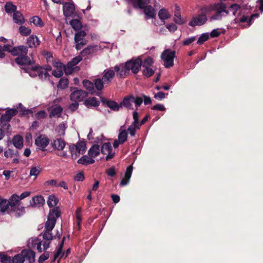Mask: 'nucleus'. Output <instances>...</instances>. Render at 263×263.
Wrapping results in <instances>:
<instances>
[{"label": "nucleus", "instance_id": "a19ab883", "mask_svg": "<svg viewBox=\"0 0 263 263\" xmlns=\"http://www.w3.org/2000/svg\"><path fill=\"white\" fill-rule=\"evenodd\" d=\"M83 86L89 91L91 93L94 92V84L93 83L88 80H84L83 81Z\"/></svg>", "mask_w": 263, "mask_h": 263}, {"label": "nucleus", "instance_id": "473e14b6", "mask_svg": "<svg viewBox=\"0 0 263 263\" xmlns=\"http://www.w3.org/2000/svg\"><path fill=\"white\" fill-rule=\"evenodd\" d=\"M56 219L48 217L47 220L45 224V229H47V231H52L56 223Z\"/></svg>", "mask_w": 263, "mask_h": 263}, {"label": "nucleus", "instance_id": "0e129e2a", "mask_svg": "<svg viewBox=\"0 0 263 263\" xmlns=\"http://www.w3.org/2000/svg\"><path fill=\"white\" fill-rule=\"evenodd\" d=\"M133 119L134 122H133L132 124H133L134 126L139 125V114L138 112L136 111L133 112Z\"/></svg>", "mask_w": 263, "mask_h": 263}, {"label": "nucleus", "instance_id": "f257e3e1", "mask_svg": "<svg viewBox=\"0 0 263 263\" xmlns=\"http://www.w3.org/2000/svg\"><path fill=\"white\" fill-rule=\"evenodd\" d=\"M7 201L10 207L9 214L11 216L19 218L25 214V208L21 205V201L19 200L18 195L12 194Z\"/></svg>", "mask_w": 263, "mask_h": 263}, {"label": "nucleus", "instance_id": "412c9836", "mask_svg": "<svg viewBox=\"0 0 263 263\" xmlns=\"http://www.w3.org/2000/svg\"><path fill=\"white\" fill-rule=\"evenodd\" d=\"M51 145L54 149L62 151L66 145V142L62 138H58L51 143Z\"/></svg>", "mask_w": 263, "mask_h": 263}, {"label": "nucleus", "instance_id": "69168bd1", "mask_svg": "<svg viewBox=\"0 0 263 263\" xmlns=\"http://www.w3.org/2000/svg\"><path fill=\"white\" fill-rule=\"evenodd\" d=\"M196 40V36H192L191 37H189L185 40H184L182 42V44L184 46H187L192 43Z\"/></svg>", "mask_w": 263, "mask_h": 263}, {"label": "nucleus", "instance_id": "774afa93", "mask_svg": "<svg viewBox=\"0 0 263 263\" xmlns=\"http://www.w3.org/2000/svg\"><path fill=\"white\" fill-rule=\"evenodd\" d=\"M79 103L78 102H74L69 105L68 109L71 112H74L79 108Z\"/></svg>", "mask_w": 263, "mask_h": 263}, {"label": "nucleus", "instance_id": "7ed1b4c3", "mask_svg": "<svg viewBox=\"0 0 263 263\" xmlns=\"http://www.w3.org/2000/svg\"><path fill=\"white\" fill-rule=\"evenodd\" d=\"M208 14V9L206 6H203L200 8L199 13L196 16L192 18L189 25L190 26L194 27L205 24L208 20L207 16Z\"/></svg>", "mask_w": 263, "mask_h": 263}, {"label": "nucleus", "instance_id": "a878e982", "mask_svg": "<svg viewBox=\"0 0 263 263\" xmlns=\"http://www.w3.org/2000/svg\"><path fill=\"white\" fill-rule=\"evenodd\" d=\"M95 162V160L92 158L88 157L87 155L82 156L77 161L78 163L81 164L86 166L89 164H93Z\"/></svg>", "mask_w": 263, "mask_h": 263}, {"label": "nucleus", "instance_id": "a18cd8bd", "mask_svg": "<svg viewBox=\"0 0 263 263\" xmlns=\"http://www.w3.org/2000/svg\"><path fill=\"white\" fill-rule=\"evenodd\" d=\"M43 238L44 240H52L54 238V236L52 235V231H47L45 229L42 233Z\"/></svg>", "mask_w": 263, "mask_h": 263}, {"label": "nucleus", "instance_id": "bb28decb", "mask_svg": "<svg viewBox=\"0 0 263 263\" xmlns=\"http://www.w3.org/2000/svg\"><path fill=\"white\" fill-rule=\"evenodd\" d=\"M100 146L98 144H94L88 150V155L91 158H95L100 154Z\"/></svg>", "mask_w": 263, "mask_h": 263}, {"label": "nucleus", "instance_id": "4468645a", "mask_svg": "<svg viewBox=\"0 0 263 263\" xmlns=\"http://www.w3.org/2000/svg\"><path fill=\"white\" fill-rule=\"evenodd\" d=\"M63 11L65 17H68L73 14L75 11V7L73 3H65L63 6Z\"/></svg>", "mask_w": 263, "mask_h": 263}, {"label": "nucleus", "instance_id": "8fccbe9b", "mask_svg": "<svg viewBox=\"0 0 263 263\" xmlns=\"http://www.w3.org/2000/svg\"><path fill=\"white\" fill-rule=\"evenodd\" d=\"M103 80L101 79H96L94 81V87L96 88L98 90H101L103 89L104 87V82H103Z\"/></svg>", "mask_w": 263, "mask_h": 263}, {"label": "nucleus", "instance_id": "f8f14e48", "mask_svg": "<svg viewBox=\"0 0 263 263\" xmlns=\"http://www.w3.org/2000/svg\"><path fill=\"white\" fill-rule=\"evenodd\" d=\"M24 261H28V263H33L35 261V253L31 250L24 249L22 251Z\"/></svg>", "mask_w": 263, "mask_h": 263}, {"label": "nucleus", "instance_id": "e2e57ef3", "mask_svg": "<svg viewBox=\"0 0 263 263\" xmlns=\"http://www.w3.org/2000/svg\"><path fill=\"white\" fill-rule=\"evenodd\" d=\"M13 45V42L12 41L11 44H5L3 46H2V49H3V51L5 52V51H7L11 54V51L12 50V45Z\"/></svg>", "mask_w": 263, "mask_h": 263}, {"label": "nucleus", "instance_id": "49530a36", "mask_svg": "<svg viewBox=\"0 0 263 263\" xmlns=\"http://www.w3.org/2000/svg\"><path fill=\"white\" fill-rule=\"evenodd\" d=\"M18 31L22 36H28L31 33V30L24 26H21L19 28Z\"/></svg>", "mask_w": 263, "mask_h": 263}, {"label": "nucleus", "instance_id": "5fc2aeb1", "mask_svg": "<svg viewBox=\"0 0 263 263\" xmlns=\"http://www.w3.org/2000/svg\"><path fill=\"white\" fill-rule=\"evenodd\" d=\"M209 39V35L208 33H203L199 37L197 44L199 45H202L203 43L206 41H208Z\"/></svg>", "mask_w": 263, "mask_h": 263}, {"label": "nucleus", "instance_id": "603ef678", "mask_svg": "<svg viewBox=\"0 0 263 263\" xmlns=\"http://www.w3.org/2000/svg\"><path fill=\"white\" fill-rule=\"evenodd\" d=\"M142 73L145 77L149 78L154 74L155 71L150 67H144Z\"/></svg>", "mask_w": 263, "mask_h": 263}, {"label": "nucleus", "instance_id": "0eeeda50", "mask_svg": "<svg viewBox=\"0 0 263 263\" xmlns=\"http://www.w3.org/2000/svg\"><path fill=\"white\" fill-rule=\"evenodd\" d=\"M208 9L209 14L212 11H215L216 12L210 17V21L213 20H221L222 19V15L221 11H223V9H220L218 3L206 6Z\"/></svg>", "mask_w": 263, "mask_h": 263}, {"label": "nucleus", "instance_id": "37998d69", "mask_svg": "<svg viewBox=\"0 0 263 263\" xmlns=\"http://www.w3.org/2000/svg\"><path fill=\"white\" fill-rule=\"evenodd\" d=\"M82 60V57L81 55L77 56L73 58H72L70 61L68 62L67 65H68L69 67H73L77 65Z\"/></svg>", "mask_w": 263, "mask_h": 263}, {"label": "nucleus", "instance_id": "39448f33", "mask_svg": "<svg viewBox=\"0 0 263 263\" xmlns=\"http://www.w3.org/2000/svg\"><path fill=\"white\" fill-rule=\"evenodd\" d=\"M142 64V61L141 58H138L136 59L133 58L130 60H128L124 64L126 70H128V71L131 70L134 74H137L139 71Z\"/></svg>", "mask_w": 263, "mask_h": 263}, {"label": "nucleus", "instance_id": "2eb2a0df", "mask_svg": "<svg viewBox=\"0 0 263 263\" xmlns=\"http://www.w3.org/2000/svg\"><path fill=\"white\" fill-rule=\"evenodd\" d=\"M15 62L18 65H32L34 63V61L30 60V58L26 54L25 55L17 57L15 59Z\"/></svg>", "mask_w": 263, "mask_h": 263}, {"label": "nucleus", "instance_id": "9d476101", "mask_svg": "<svg viewBox=\"0 0 263 263\" xmlns=\"http://www.w3.org/2000/svg\"><path fill=\"white\" fill-rule=\"evenodd\" d=\"M112 148L110 142L104 143L101 147V153L104 155L108 154L105 158L106 161H108L112 159L115 156V153L112 152Z\"/></svg>", "mask_w": 263, "mask_h": 263}, {"label": "nucleus", "instance_id": "680f3d73", "mask_svg": "<svg viewBox=\"0 0 263 263\" xmlns=\"http://www.w3.org/2000/svg\"><path fill=\"white\" fill-rule=\"evenodd\" d=\"M133 102L135 103L137 109L140 106L143 102V98L141 97H135L133 96Z\"/></svg>", "mask_w": 263, "mask_h": 263}, {"label": "nucleus", "instance_id": "c03bdc74", "mask_svg": "<svg viewBox=\"0 0 263 263\" xmlns=\"http://www.w3.org/2000/svg\"><path fill=\"white\" fill-rule=\"evenodd\" d=\"M11 257L3 252H0V263H11Z\"/></svg>", "mask_w": 263, "mask_h": 263}, {"label": "nucleus", "instance_id": "c9c22d12", "mask_svg": "<svg viewBox=\"0 0 263 263\" xmlns=\"http://www.w3.org/2000/svg\"><path fill=\"white\" fill-rule=\"evenodd\" d=\"M40 68V66L35 65L31 68H26L24 70L26 72L29 73L30 77L34 78L37 76V73H36V72Z\"/></svg>", "mask_w": 263, "mask_h": 263}, {"label": "nucleus", "instance_id": "c756f323", "mask_svg": "<svg viewBox=\"0 0 263 263\" xmlns=\"http://www.w3.org/2000/svg\"><path fill=\"white\" fill-rule=\"evenodd\" d=\"M63 111L62 107L60 105L55 106L54 107H53L50 114H49V117L52 118V117H60L61 115V113Z\"/></svg>", "mask_w": 263, "mask_h": 263}, {"label": "nucleus", "instance_id": "e433bc0d", "mask_svg": "<svg viewBox=\"0 0 263 263\" xmlns=\"http://www.w3.org/2000/svg\"><path fill=\"white\" fill-rule=\"evenodd\" d=\"M123 126H122L119 130V133L118 135V139L120 140L121 143H124L127 138V133L126 130L122 129Z\"/></svg>", "mask_w": 263, "mask_h": 263}, {"label": "nucleus", "instance_id": "864d4df0", "mask_svg": "<svg viewBox=\"0 0 263 263\" xmlns=\"http://www.w3.org/2000/svg\"><path fill=\"white\" fill-rule=\"evenodd\" d=\"M41 171L42 168H41L40 166L32 167L30 171V175L36 177L41 173Z\"/></svg>", "mask_w": 263, "mask_h": 263}, {"label": "nucleus", "instance_id": "09e8293b", "mask_svg": "<svg viewBox=\"0 0 263 263\" xmlns=\"http://www.w3.org/2000/svg\"><path fill=\"white\" fill-rule=\"evenodd\" d=\"M68 83L69 82L67 78H62L58 83V87L60 89H63L67 87Z\"/></svg>", "mask_w": 263, "mask_h": 263}, {"label": "nucleus", "instance_id": "4d7b16f0", "mask_svg": "<svg viewBox=\"0 0 263 263\" xmlns=\"http://www.w3.org/2000/svg\"><path fill=\"white\" fill-rule=\"evenodd\" d=\"M139 128H140V125L134 126V125H133V124H132L128 127L127 131L129 132V134L132 137H134L136 135V129H139Z\"/></svg>", "mask_w": 263, "mask_h": 263}, {"label": "nucleus", "instance_id": "3c124183", "mask_svg": "<svg viewBox=\"0 0 263 263\" xmlns=\"http://www.w3.org/2000/svg\"><path fill=\"white\" fill-rule=\"evenodd\" d=\"M11 263H24L23 255L22 252L20 254L14 255L12 258H11Z\"/></svg>", "mask_w": 263, "mask_h": 263}, {"label": "nucleus", "instance_id": "f3484780", "mask_svg": "<svg viewBox=\"0 0 263 263\" xmlns=\"http://www.w3.org/2000/svg\"><path fill=\"white\" fill-rule=\"evenodd\" d=\"M115 76V69L107 68L103 71L102 80L104 83H109L110 82Z\"/></svg>", "mask_w": 263, "mask_h": 263}, {"label": "nucleus", "instance_id": "4c0bfd02", "mask_svg": "<svg viewBox=\"0 0 263 263\" xmlns=\"http://www.w3.org/2000/svg\"><path fill=\"white\" fill-rule=\"evenodd\" d=\"M16 6L13 5L12 2H7L5 5V9L6 12L8 13H14V12H16Z\"/></svg>", "mask_w": 263, "mask_h": 263}, {"label": "nucleus", "instance_id": "2f4dec72", "mask_svg": "<svg viewBox=\"0 0 263 263\" xmlns=\"http://www.w3.org/2000/svg\"><path fill=\"white\" fill-rule=\"evenodd\" d=\"M70 24L76 31L81 30L83 27L82 24L79 19H73L70 22Z\"/></svg>", "mask_w": 263, "mask_h": 263}, {"label": "nucleus", "instance_id": "58836bf2", "mask_svg": "<svg viewBox=\"0 0 263 263\" xmlns=\"http://www.w3.org/2000/svg\"><path fill=\"white\" fill-rule=\"evenodd\" d=\"M158 16L161 21H164V20L169 18L170 17V15L166 9L162 8L159 10L158 12Z\"/></svg>", "mask_w": 263, "mask_h": 263}, {"label": "nucleus", "instance_id": "aec40b11", "mask_svg": "<svg viewBox=\"0 0 263 263\" xmlns=\"http://www.w3.org/2000/svg\"><path fill=\"white\" fill-rule=\"evenodd\" d=\"M133 102V95L126 96L123 101L120 103V107L124 106L129 109H134L132 105Z\"/></svg>", "mask_w": 263, "mask_h": 263}, {"label": "nucleus", "instance_id": "ddd939ff", "mask_svg": "<svg viewBox=\"0 0 263 263\" xmlns=\"http://www.w3.org/2000/svg\"><path fill=\"white\" fill-rule=\"evenodd\" d=\"M28 51V47L26 46L21 45L18 46L13 47L11 51V54L13 56L21 57L23 55L27 54Z\"/></svg>", "mask_w": 263, "mask_h": 263}, {"label": "nucleus", "instance_id": "6e6d98bb", "mask_svg": "<svg viewBox=\"0 0 263 263\" xmlns=\"http://www.w3.org/2000/svg\"><path fill=\"white\" fill-rule=\"evenodd\" d=\"M154 63L153 59L151 57H147L144 60L142 66L143 67H147L151 66Z\"/></svg>", "mask_w": 263, "mask_h": 263}, {"label": "nucleus", "instance_id": "dca6fc26", "mask_svg": "<svg viewBox=\"0 0 263 263\" xmlns=\"http://www.w3.org/2000/svg\"><path fill=\"white\" fill-rule=\"evenodd\" d=\"M45 204V199L41 195L34 196L30 201V206L33 208L41 207Z\"/></svg>", "mask_w": 263, "mask_h": 263}, {"label": "nucleus", "instance_id": "b1692460", "mask_svg": "<svg viewBox=\"0 0 263 263\" xmlns=\"http://www.w3.org/2000/svg\"><path fill=\"white\" fill-rule=\"evenodd\" d=\"M97 50V46L89 45L84 48L81 52L80 55L82 57H85L95 53Z\"/></svg>", "mask_w": 263, "mask_h": 263}, {"label": "nucleus", "instance_id": "7c9ffc66", "mask_svg": "<svg viewBox=\"0 0 263 263\" xmlns=\"http://www.w3.org/2000/svg\"><path fill=\"white\" fill-rule=\"evenodd\" d=\"M60 216H61V210L59 206H56L50 210L48 217L57 220Z\"/></svg>", "mask_w": 263, "mask_h": 263}, {"label": "nucleus", "instance_id": "052dcab7", "mask_svg": "<svg viewBox=\"0 0 263 263\" xmlns=\"http://www.w3.org/2000/svg\"><path fill=\"white\" fill-rule=\"evenodd\" d=\"M50 252L45 251V253L42 254L39 258L38 262L39 263H43L49 257Z\"/></svg>", "mask_w": 263, "mask_h": 263}, {"label": "nucleus", "instance_id": "338daca9", "mask_svg": "<svg viewBox=\"0 0 263 263\" xmlns=\"http://www.w3.org/2000/svg\"><path fill=\"white\" fill-rule=\"evenodd\" d=\"M59 68V69L53 70L52 71V74L56 78H60L63 74V72L62 70V68Z\"/></svg>", "mask_w": 263, "mask_h": 263}, {"label": "nucleus", "instance_id": "4be33fe9", "mask_svg": "<svg viewBox=\"0 0 263 263\" xmlns=\"http://www.w3.org/2000/svg\"><path fill=\"white\" fill-rule=\"evenodd\" d=\"M84 105L87 107H98L100 105V101L96 97H89L85 99L84 102Z\"/></svg>", "mask_w": 263, "mask_h": 263}, {"label": "nucleus", "instance_id": "de8ad7c7", "mask_svg": "<svg viewBox=\"0 0 263 263\" xmlns=\"http://www.w3.org/2000/svg\"><path fill=\"white\" fill-rule=\"evenodd\" d=\"M30 22L37 26L42 27L44 26V23L42 20L37 16H34L31 17L30 18Z\"/></svg>", "mask_w": 263, "mask_h": 263}, {"label": "nucleus", "instance_id": "f704fd0d", "mask_svg": "<svg viewBox=\"0 0 263 263\" xmlns=\"http://www.w3.org/2000/svg\"><path fill=\"white\" fill-rule=\"evenodd\" d=\"M75 145L78 150V154H83L86 152V145L84 140L78 142Z\"/></svg>", "mask_w": 263, "mask_h": 263}, {"label": "nucleus", "instance_id": "1a4fd4ad", "mask_svg": "<svg viewBox=\"0 0 263 263\" xmlns=\"http://www.w3.org/2000/svg\"><path fill=\"white\" fill-rule=\"evenodd\" d=\"M50 142L49 139L45 135H40L35 140V144L42 151L45 150V148L49 144Z\"/></svg>", "mask_w": 263, "mask_h": 263}, {"label": "nucleus", "instance_id": "423d86ee", "mask_svg": "<svg viewBox=\"0 0 263 263\" xmlns=\"http://www.w3.org/2000/svg\"><path fill=\"white\" fill-rule=\"evenodd\" d=\"M73 91L70 95V100L73 102H80L83 101L88 95L86 91L78 89L76 87H71L70 90Z\"/></svg>", "mask_w": 263, "mask_h": 263}, {"label": "nucleus", "instance_id": "9b49d317", "mask_svg": "<svg viewBox=\"0 0 263 263\" xmlns=\"http://www.w3.org/2000/svg\"><path fill=\"white\" fill-rule=\"evenodd\" d=\"M18 112V111L15 108H12L7 110L5 114L2 115L0 118V123L9 122L11 121V119L15 116Z\"/></svg>", "mask_w": 263, "mask_h": 263}, {"label": "nucleus", "instance_id": "f03ea898", "mask_svg": "<svg viewBox=\"0 0 263 263\" xmlns=\"http://www.w3.org/2000/svg\"><path fill=\"white\" fill-rule=\"evenodd\" d=\"M131 3L135 9H140L143 10V12L147 18H154L156 16V10L148 4L151 0H126Z\"/></svg>", "mask_w": 263, "mask_h": 263}, {"label": "nucleus", "instance_id": "6ab92c4d", "mask_svg": "<svg viewBox=\"0 0 263 263\" xmlns=\"http://www.w3.org/2000/svg\"><path fill=\"white\" fill-rule=\"evenodd\" d=\"M114 69L117 72V76L120 78H124L129 73L128 70L125 69V64H123L116 65L114 67Z\"/></svg>", "mask_w": 263, "mask_h": 263}, {"label": "nucleus", "instance_id": "cd10ccee", "mask_svg": "<svg viewBox=\"0 0 263 263\" xmlns=\"http://www.w3.org/2000/svg\"><path fill=\"white\" fill-rule=\"evenodd\" d=\"M12 142L16 148L18 149L22 148L23 146V138L21 136L19 135H15L13 138Z\"/></svg>", "mask_w": 263, "mask_h": 263}, {"label": "nucleus", "instance_id": "ea45409f", "mask_svg": "<svg viewBox=\"0 0 263 263\" xmlns=\"http://www.w3.org/2000/svg\"><path fill=\"white\" fill-rule=\"evenodd\" d=\"M55 66L60 68H64V71L66 75L71 74L73 70V67H69L68 65L65 66L61 62H57Z\"/></svg>", "mask_w": 263, "mask_h": 263}, {"label": "nucleus", "instance_id": "79ce46f5", "mask_svg": "<svg viewBox=\"0 0 263 263\" xmlns=\"http://www.w3.org/2000/svg\"><path fill=\"white\" fill-rule=\"evenodd\" d=\"M59 202V199L54 195H51L48 197L47 204L50 208L55 206Z\"/></svg>", "mask_w": 263, "mask_h": 263}, {"label": "nucleus", "instance_id": "6e6552de", "mask_svg": "<svg viewBox=\"0 0 263 263\" xmlns=\"http://www.w3.org/2000/svg\"><path fill=\"white\" fill-rule=\"evenodd\" d=\"M77 31L74 35V42L77 43L75 47L77 50H79L87 43L86 40H84L87 34L84 30H81Z\"/></svg>", "mask_w": 263, "mask_h": 263}, {"label": "nucleus", "instance_id": "bf43d9fd", "mask_svg": "<svg viewBox=\"0 0 263 263\" xmlns=\"http://www.w3.org/2000/svg\"><path fill=\"white\" fill-rule=\"evenodd\" d=\"M69 148L72 156L75 155V158H76L79 156L80 154H78V150H77V148L75 144H71L69 145Z\"/></svg>", "mask_w": 263, "mask_h": 263}, {"label": "nucleus", "instance_id": "20e7f679", "mask_svg": "<svg viewBox=\"0 0 263 263\" xmlns=\"http://www.w3.org/2000/svg\"><path fill=\"white\" fill-rule=\"evenodd\" d=\"M176 51L167 49L164 50L161 55V58L164 62V66L169 68L174 65V59L175 58Z\"/></svg>", "mask_w": 263, "mask_h": 263}, {"label": "nucleus", "instance_id": "393cba45", "mask_svg": "<svg viewBox=\"0 0 263 263\" xmlns=\"http://www.w3.org/2000/svg\"><path fill=\"white\" fill-rule=\"evenodd\" d=\"M10 207L7 199L3 198L0 196V212L2 213L7 212L9 214Z\"/></svg>", "mask_w": 263, "mask_h": 263}, {"label": "nucleus", "instance_id": "13d9d810", "mask_svg": "<svg viewBox=\"0 0 263 263\" xmlns=\"http://www.w3.org/2000/svg\"><path fill=\"white\" fill-rule=\"evenodd\" d=\"M18 154L17 151L14 152L13 150L9 148L7 151H5L4 153V156L6 158L8 157H13L14 156H16Z\"/></svg>", "mask_w": 263, "mask_h": 263}, {"label": "nucleus", "instance_id": "5701e85b", "mask_svg": "<svg viewBox=\"0 0 263 263\" xmlns=\"http://www.w3.org/2000/svg\"><path fill=\"white\" fill-rule=\"evenodd\" d=\"M40 44V41L36 35H30L27 40V44L29 48H36Z\"/></svg>", "mask_w": 263, "mask_h": 263}, {"label": "nucleus", "instance_id": "a211bd4d", "mask_svg": "<svg viewBox=\"0 0 263 263\" xmlns=\"http://www.w3.org/2000/svg\"><path fill=\"white\" fill-rule=\"evenodd\" d=\"M101 101L103 104H106L107 107L114 111H118L120 108V105L113 100H107L104 97L101 98Z\"/></svg>", "mask_w": 263, "mask_h": 263}, {"label": "nucleus", "instance_id": "c85d7f7f", "mask_svg": "<svg viewBox=\"0 0 263 263\" xmlns=\"http://www.w3.org/2000/svg\"><path fill=\"white\" fill-rule=\"evenodd\" d=\"M13 19L16 24L20 25L24 24L25 22L23 14L18 11L14 12V13H13Z\"/></svg>", "mask_w": 263, "mask_h": 263}, {"label": "nucleus", "instance_id": "72a5a7b5", "mask_svg": "<svg viewBox=\"0 0 263 263\" xmlns=\"http://www.w3.org/2000/svg\"><path fill=\"white\" fill-rule=\"evenodd\" d=\"M174 21L176 23L179 25H182L184 23V21L181 17L180 12L178 6H176L175 8V17L174 18Z\"/></svg>", "mask_w": 263, "mask_h": 263}]
</instances>
